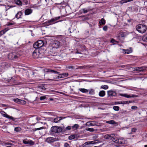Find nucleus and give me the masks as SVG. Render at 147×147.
<instances>
[{"label": "nucleus", "mask_w": 147, "mask_h": 147, "mask_svg": "<svg viewBox=\"0 0 147 147\" xmlns=\"http://www.w3.org/2000/svg\"><path fill=\"white\" fill-rule=\"evenodd\" d=\"M15 24V23L13 22H8L7 23V24H6V25L7 26H10L12 25H13Z\"/></svg>", "instance_id": "nucleus-37"}, {"label": "nucleus", "mask_w": 147, "mask_h": 147, "mask_svg": "<svg viewBox=\"0 0 147 147\" xmlns=\"http://www.w3.org/2000/svg\"><path fill=\"white\" fill-rule=\"evenodd\" d=\"M33 12V10L30 8H27L25 9L24 14L25 15L27 16L31 14Z\"/></svg>", "instance_id": "nucleus-16"}, {"label": "nucleus", "mask_w": 147, "mask_h": 147, "mask_svg": "<svg viewBox=\"0 0 147 147\" xmlns=\"http://www.w3.org/2000/svg\"><path fill=\"white\" fill-rule=\"evenodd\" d=\"M111 42L113 43L114 44H115V43L117 42L114 39L112 38L111 40Z\"/></svg>", "instance_id": "nucleus-42"}, {"label": "nucleus", "mask_w": 147, "mask_h": 147, "mask_svg": "<svg viewBox=\"0 0 147 147\" xmlns=\"http://www.w3.org/2000/svg\"><path fill=\"white\" fill-rule=\"evenodd\" d=\"M61 17V16L55 17L51 19L50 20H48L47 22V24L48 25H52L56 23L59 22H61L62 20L57 21Z\"/></svg>", "instance_id": "nucleus-2"}, {"label": "nucleus", "mask_w": 147, "mask_h": 147, "mask_svg": "<svg viewBox=\"0 0 147 147\" xmlns=\"http://www.w3.org/2000/svg\"><path fill=\"white\" fill-rule=\"evenodd\" d=\"M46 98V97L45 96H41L40 97V100H42Z\"/></svg>", "instance_id": "nucleus-47"}, {"label": "nucleus", "mask_w": 147, "mask_h": 147, "mask_svg": "<svg viewBox=\"0 0 147 147\" xmlns=\"http://www.w3.org/2000/svg\"><path fill=\"white\" fill-rule=\"evenodd\" d=\"M43 128H44V127H41L40 128H34V129L33 130L34 131H36L38 130H40V129H43Z\"/></svg>", "instance_id": "nucleus-41"}, {"label": "nucleus", "mask_w": 147, "mask_h": 147, "mask_svg": "<svg viewBox=\"0 0 147 147\" xmlns=\"http://www.w3.org/2000/svg\"><path fill=\"white\" fill-rule=\"evenodd\" d=\"M122 52L124 54H129L131 53L132 52V50L131 48H130L127 49H122Z\"/></svg>", "instance_id": "nucleus-15"}, {"label": "nucleus", "mask_w": 147, "mask_h": 147, "mask_svg": "<svg viewBox=\"0 0 147 147\" xmlns=\"http://www.w3.org/2000/svg\"><path fill=\"white\" fill-rule=\"evenodd\" d=\"M61 17V16L55 17L51 19L50 20H48L47 22V24L48 25H52L56 23L59 22H61L62 20L57 21Z\"/></svg>", "instance_id": "nucleus-5"}, {"label": "nucleus", "mask_w": 147, "mask_h": 147, "mask_svg": "<svg viewBox=\"0 0 147 147\" xmlns=\"http://www.w3.org/2000/svg\"><path fill=\"white\" fill-rule=\"evenodd\" d=\"M127 66V65H122L120 66V67L122 68L125 67Z\"/></svg>", "instance_id": "nucleus-60"}, {"label": "nucleus", "mask_w": 147, "mask_h": 147, "mask_svg": "<svg viewBox=\"0 0 147 147\" xmlns=\"http://www.w3.org/2000/svg\"><path fill=\"white\" fill-rule=\"evenodd\" d=\"M61 17V16L55 17L51 19L50 20H48L47 22V24L48 25H52L56 23L59 22H61L62 20L57 21Z\"/></svg>", "instance_id": "nucleus-3"}, {"label": "nucleus", "mask_w": 147, "mask_h": 147, "mask_svg": "<svg viewBox=\"0 0 147 147\" xmlns=\"http://www.w3.org/2000/svg\"><path fill=\"white\" fill-rule=\"evenodd\" d=\"M65 147H69V145L67 143H65L64 144Z\"/></svg>", "instance_id": "nucleus-56"}, {"label": "nucleus", "mask_w": 147, "mask_h": 147, "mask_svg": "<svg viewBox=\"0 0 147 147\" xmlns=\"http://www.w3.org/2000/svg\"><path fill=\"white\" fill-rule=\"evenodd\" d=\"M9 30L8 28H7L4 29V30H3V31L4 32V33H5L6 32L8 31Z\"/></svg>", "instance_id": "nucleus-51"}, {"label": "nucleus", "mask_w": 147, "mask_h": 147, "mask_svg": "<svg viewBox=\"0 0 147 147\" xmlns=\"http://www.w3.org/2000/svg\"><path fill=\"white\" fill-rule=\"evenodd\" d=\"M98 109H101V110H104L105 109L104 108H101L100 107H98Z\"/></svg>", "instance_id": "nucleus-62"}, {"label": "nucleus", "mask_w": 147, "mask_h": 147, "mask_svg": "<svg viewBox=\"0 0 147 147\" xmlns=\"http://www.w3.org/2000/svg\"><path fill=\"white\" fill-rule=\"evenodd\" d=\"M68 68L69 69H74L73 67L71 66H69L68 67Z\"/></svg>", "instance_id": "nucleus-58"}, {"label": "nucleus", "mask_w": 147, "mask_h": 147, "mask_svg": "<svg viewBox=\"0 0 147 147\" xmlns=\"http://www.w3.org/2000/svg\"><path fill=\"white\" fill-rule=\"evenodd\" d=\"M79 127V125L78 124H75L72 126V128L74 129H77Z\"/></svg>", "instance_id": "nucleus-32"}, {"label": "nucleus", "mask_w": 147, "mask_h": 147, "mask_svg": "<svg viewBox=\"0 0 147 147\" xmlns=\"http://www.w3.org/2000/svg\"><path fill=\"white\" fill-rule=\"evenodd\" d=\"M136 30L140 33L143 34L145 33L147 30L146 26L144 24H139L136 26Z\"/></svg>", "instance_id": "nucleus-1"}, {"label": "nucleus", "mask_w": 147, "mask_h": 147, "mask_svg": "<svg viewBox=\"0 0 147 147\" xmlns=\"http://www.w3.org/2000/svg\"><path fill=\"white\" fill-rule=\"evenodd\" d=\"M133 0H122L119 2V3L121 5H122L123 3L132 1Z\"/></svg>", "instance_id": "nucleus-28"}, {"label": "nucleus", "mask_w": 147, "mask_h": 147, "mask_svg": "<svg viewBox=\"0 0 147 147\" xmlns=\"http://www.w3.org/2000/svg\"><path fill=\"white\" fill-rule=\"evenodd\" d=\"M112 141L113 142L118 144L119 145H121L123 146L124 144V141L123 140H121L117 138H112Z\"/></svg>", "instance_id": "nucleus-10"}, {"label": "nucleus", "mask_w": 147, "mask_h": 147, "mask_svg": "<svg viewBox=\"0 0 147 147\" xmlns=\"http://www.w3.org/2000/svg\"><path fill=\"white\" fill-rule=\"evenodd\" d=\"M31 145H33L34 144V142L31 140H28V144Z\"/></svg>", "instance_id": "nucleus-48"}, {"label": "nucleus", "mask_w": 147, "mask_h": 147, "mask_svg": "<svg viewBox=\"0 0 147 147\" xmlns=\"http://www.w3.org/2000/svg\"><path fill=\"white\" fill-rule=\"evenodd\" d=\"M56 141V138L52 137L47 138L46 140V141L48 143L53 142Z\"/></svg>", "instance_id": "nucleus-14"}, {"label": "nucleus", "mask_w": 147, "mask_h": 147, "mask_svg": "<svg viewBox=\"0 0 147 147\" xmlns=\"http://www.w3.org/2000/svg\"><path fill=\"white\" fill-rule=\"evenodd\" d=\"M113 135L107 134L105 135L104 136V138L106 139H110L112 140L113 138V137L112 136Z\"/></svg>", "instance_id": "nucleus-22"}, {"label": "nucleus", "mask_w": 147, "mask_h": 147, "mask_svg": "<svg viewBox=\"0 0 147 147\" xmlns=\"http://www.w3.org/2000/svg\"><path fill=\"white\" fill-rule=\"evenodd\" d=\"M121 37H124V34H121Z\"/></svg>", "instance_id": "nucleus-63"}, {"label": "nucleus", "mask_w": 147, "mask_h": 147, "mask_svg": "<svg viewBox=\"0 0 147 147\" xmlns=\"http://www.w3.org/2000/svg\"><path fill=\"white\" fill-rule=\"evenodd\" d=\"M44 45L43 41L41 40H39L35 42L33 45L34 47L36 49L42 47Z\"/></svg>", "instance_id": "nucleus-6"}, {"label": "nucleus", "mask_w": 147, "mask_h": 147, "mask_svg": "<svg viewBox=\"0 0 147 147\" xmlns=\"http://www.w3.org/2000/svg\"><path fill=\"white\" fill-rule=\"evenodd\" d=\"M60 42L58 41H54L52 43V46L53 48L57 49L60 46Z\"/></svg>", "instance_id": "nucleus-13"}, {"label": "nucleus", "mask_w": 147, "mask_h": 147, "mask_svg": "<svg viewBox=\"0 0 147 147\" xmlns=\"http://www.w3.org/2000/svg\"><path fill=\"white\" fill-rule=\"evenodd\" d=\"M22 129L21 127H16L14 128V130L16 132H18L21 131Z\"/></svg>", "instance_id": "nucleus-31"}, {"label": "nucleus", "mask_w": 147, "mask_h": 147, "mask_svg": "<svg viewBox=\"0 0 147 147\" xmlns=\"http://www.w3.org/2000/svg\"><path fill=\"white\" fill-rule=\"evenodd\" d=\"M18 57V56L16 55L15 53H10L8 56V58L10 60H14Z\"/></svg>", "instance_id": "nucleus-12"}, {"label": "nucleus", "mask_w": 147, "mask_h": 147, "mask_svg": "<svg viewBox=\"0 0 147 147\" xmlns=\"http://www.w3.org/2000/svg\"><path fill=\"white\" fill-rule=\"evenodd\" d=\"M45 113L49 115L52 116H54L55 115V113L53 112H45Z\"/></svg>", "instance_id": "nucleus-35"}, {"label": "nucleus", "mask_w": 147, "mask_h": 147, "mask_svg": "<svg viewBox=\"0 0 147 147\" xmlns=\"http://www.w3.org/2000/svg\"><path fill=\"white\" fill-rule=\"evenodd\" d=\"M45 72L46 73H54L55 74H59V73L58 72H57L56 71L50 69H44Z\"/></svg>", "instance_id": "nucleus-17"}, {"label": "nucleus", "mask_w": 147, "mask_h": 147, "mask_svg": "<svg viewBox=\"0 0 147 147\" xmlns=\"http://www.w3.org/2000/svg\"><path fill=\"white\" fill-rule=\"evenodd\" d=\"M113 109L115 111H118L119 110V107L117 106H114L113 107Z\"/></svg>", "instance_id": "nucleus-40"}, {"label": "nucleus", "mask_w": 147, "mask_h": 147, "mask_svg": "<svg viewBox=\"0 0 147 147\" xmlns=\"http://www.w3.org/2000/svg\"><path fill=\"white\" fill-rule=\"evenodd\" d=\"M0 113H1V114L4 117L10 119L13 121H15V118L12 116H10L7 114V113L3 111H0Z\"/></svg>", "instance_id": "nucleus-9"}, {"label": "nucleus", "mask_w": 147, "mask_h": 147, "mask_svg": "<svg viewBox=\"0 0 147 147\" xmlns=\"http://www.w3.org/2000/svg\"><path fill=\"white\" fill-rule=\"evenodd\" d=\"M99 23L100 25L105 24V20L103 18L101 19Z\"/></svg>", "instance_id": "nucleus-29"}, {"label": "nucleus", "mask_w": 147, "mask_h": 147, "mask_svg": "<svg viewBox=\"0 0 147 147\" xmlns=\"http://www.w3.org/2000/svg\"><path fill=\"white\" fill-rule=\"evenodd\" d=\"M121 96H122L125 97H126L127 98H129L131 97H134V95H132V96H131L130 95L126 94H120Z\"/></svg>", "instance_id": "nucleus-25"}, {"label": "nucleus", "mask_w": 147, "mask_h": 147, "mask_svg": "<svg viewBox=\"0 0 147 147\" xmlns=\"http://www.w3.org/2000/svg\"><path fill=\"white\" fill-rule=\"evenodd\" d=\"M51 130L52 132L59 133L62 131V129L60 127L55 126L51 127Z\"/></svg>", "instance_id": "nucleus-8"}, {"label": "nucleus", "mask_w": 147, "mask_h": 147, "mask_svg": "<svg viewBox=\"0 0 147 147\" xmlns=\"http://www.w3.org/2000/svg\"><path fill=\"white\" fill-rule=\"evenodd\" d=\"M23 142L25 144H28V140L27 141L25 140H24L23 141Z\"/></svg>", "instance_id": "nucleus-50"}, {"label": "nucleus", "mask_w": 147, "mask_h": 147, "mask_svg": "<svg viewBox=\"0 0 147 147\" xmlns=\"http://www.w3.org/2000/svg\"><path fill=\"white\" fill-rule=\"evenodd\" d=\"M32 56L35 58H41L42 54H40L38 50L36 49L33 52Z\"/></svg>", "instance_id": "nucleus-7"}, {"label": "nucleus", "mask_w": 147, "mask_h": 147, "mask_svg": "<svg viewBox=\"0 0 147 147\" xmlns=\"http://www.w3.org/2000/svg\"><path fill=\"white\" fill-rule=\"evenodd\" d=\"M105 94V91H100L99 93V95L100 96L103 97Z\"/></svg>", "instance_id": "nucleus-26"}, {"label": "nucleus", "mask_w": 147, "mask_h": 147, "mask_svg": "<svg viewBox=\"0 0 147 147\" xmlns=\"http://www.w3.org/2000/svg\"><path fill=\"white\" fill-rule=\"evenodd\" d=\"M138 108V107L136 106H132L131 107V109H132L134 110L137 109Z\"/></svg>", "instance_id": "nucleus-53"}, {"label": "nucleus", "mask_w": 147, "mask_h": 147, "mask_svg": "<svg viewBox=\"0 0 147 147\" xmlns=\"http://www.w3.org/2000/svg\"><path fill=\"white\" fill-rule=\"evenodd\" d=\"M61 17V16L55 17L51 19L50 20H48L47 22V24L48 25H52L56 23L59 22H61L62 20L57 21Z\"/></svg>", "instance_id": "nucleus-4"}, {"label": "nucleus", "mask_w": 147, "mask_h": 147, "mask_svg": "<svg viewBox=\"0 0 147 147\" xmlns=\"http://www.w3.org/2000/svg\"><path fill=\"white\" fill-rule=\"evenodd\" d=\"M108 86L107 85H102L100 86V88L104 89H107L108 88Z\"/></svg>", "instance_id": "nucleus-33"}, {"label": "nucleus", "mask_w": 147, "mask_h": 147, "mask_svg": "<svg viewBox=\"0 0 147 147\" xmlns=\"http://www.w3.org/2000/svg\"><path fill=\"white\" fill-rule=\"evenodd\" d=\"M13 100L16 102H17L18 103H19L20 102H22L23 103V104H25L26 103V102L24 100H22L18 98H16V99H13Z\"/></svg>", "instance_id": "nucleus-21"}, {"label": "nucleus", "mask_w": 147, "mask_h": 147, "mask_svg": "<svg viewBox=\"0 0 147 147\" xmlns=\"http://www.w3.org/2000/svg\"><path fill=\"white\" fill-rule=\"evenodd\" d=\"M15 3L18 6H22V2L20 0H15Z\"/></svg>", "instance_id": "nucleus-24"}, {"label": "nucleus", "mask_w": 147, "mask_h": 147, "mask_svg": "<svg viewBox=\"0 0 147 147\" xmlns=\"http://www.w3.org/2000/svg\"><path fill=\"white\" fill-rule=\"evenodd\" d=\"M86 129L88 131L90 132H93L94 131V129L93 128H90L89 127H88L87 128H86Z\"/></svg>", "instance_id": "nucleus-39"}, {"label": "nucleus", "mask_w": 147, "mask_h": 147, "mask_svg": "<svg viewBox=\"0 0 147 147\" xmlns=\"http://www.w3.org/2000/svg\"><path fill=\"white\" fill-rule=\"evenodd\" d=\"M42 117H36L35 118V119L37 121H39L42 120Z\"/></svg>", "instance_id": "nucleus-46"}, {"label": "nucleus", "mask_w": 147, "mask_h": 147, "mask_svg": "<svg viewBox=\"0 0 147 147\" xmlns=\"http://www.w3.org/2000/svg\"><path fill=\"white\" fill-rule=\"evenodd\" d=\"M75 137H76L75 135H71L69 136L68 139L69 140H71L74 139Z\"/></svg>", "instance_id": "nucleus-36"}, {"label": "nucleus", "mask_w": 147, "mask_h": 147, "mask_svg": "<svg viewBox=\"0 0 147 147\" xmlns=\"http://www.w3.org/2000/svg\"><path fill=\"white\" fill-rule=\"evenodd\" d=\"M98 143V141L97 140H94L91 141L90 142H88L85 143V144H96Z\"/></svg>", "instance_id": "nucleus-27"}, {"label": "nucleus", "mask_w": 147, "mask_h": 147, "mask_svg": "<svg viewBox=\"0 0 147 147\" xmlns=\"http://www.w3.org/2000/svg\"><path fill=\"white\" fill-rule=\"evenodd\" d=\"M62 78V75H61V74H59L58 76L57 77V78H58V79L59 78Z\"/></svg>", "instance_id": "nucleus-57"}, {"label": "nucleus", "mask_w": 147, "mask_h": 147, "mask_svg": "<svg viewBox=\"0 0 147 147\" xmlns=\"http://www.w3.org/2000/svg\"><path fill=\"white\" fill-rule=\"evenodd\" d=\"M39 88L40 89L42 90V91L45 90L46 89V88L43 86H41Z\"/></svg>", "instance_id": "nucleus-45"}, {"label": "nucleus", "mask_w": 147, "mask_h": 147, "mask_svg": "<svg viewBox=\"0 0 147 147\" xmlns=\"http://www.w3.org/2000/svg\"><path fill=\"white\" fill-rule=\"evenodd\" d=\"M106 123L109 124L115 125H118V123L116 122L113 120H110L107 121Z\"/></svg>", "instance_id": "nucleus-20"}, {"label": "nucleus", "mask_w": 147, "mask_h": 147, "mask_svg": "<svg viewBox=\"0 0 147 147\" xmlns=\"http://www.w3.org/2000/svg\"><path fill=\"white\" fill-rule=\"evenodd\" d=\"M134 69L137 71H142L145 70L146 68L145 67L143 66L140 67H135Z\"/></svg>", "instance_id": "nucleus-18"}, {"label": "nucleus", "mask_w": 147, "mask_h": 147, "mask_svg": "<svg viewBox=\"0 0 147 147\" xmlns=\"http://www.w3.org/2000/svg\"><path fill=\"white\" fill-rule=\"evenodd\" d=\"M108 96L109 97H113L116 95V92L113 90H109L107 92Z\"/></svg>", "instance_id": "nucleus-11"}, {"label": "nucleus", "mask_w": 147, "mask_h": 147, "mask_svg": "<svg viewBox=\"0 0 147 147\" xmlns=\"http://www.w3.org/2000/svg\"><path fill=\"white\" fill-rule=\"evenodd\" d=\"M79 90L82 93H86L88 91V90L85 88H80L79 89Z\"/></svg>", "instance_id": "nucleus-30"}, {"label": "nucleus", "mask_w": 147, "mask_h": 147, "mask_svg": "<svg viewBox=\"0 0 147 147\" xmlns=\"http://www.w3.org/2000/svg\"><path fill=\"white\" fill-rule=\"evenodd\" d=\"M4 32L3 31V30L0 31V36H1L3 34H5Z\"/></svg>", "instance_id": "nucleus-54"}, {"label": "nucleus", "mask_w": 147, "mask_h": 147, "mask_svg": "<svg viewBox=\"0 0 147 147\" xmlns=\"http://www.w3.org/2000/svg\"><path fill=\"white\" fill-rule=\"evenodd\" d=\"M142 39L144 41L147 42V34L144 35L143 36Z\"/></svg>", "instance_id": "nucleus-34"}, {"label": "nucleus", "mask_w": 147, "mask_h": 147, "mask_svg": "<svg viewBox=\"0 0 147 147\" xmlns=\"http://www.w3.org/2000/svg\"><path fill=\"white\" fill-rule=\"evenodd\" d=\"M83 12L84 13H86L88 12V11L86 9H84Z\"/></svg>", "instance_id": "nucleus-59"}, {"label": "nucleus", "mask_w": 147, "mask_h": 147, "mask_svg": "<svg viewBox=\"0 0 147 147\" xmlns=\"http://www.w3.org/2000/svg\"><path fill=\"white\" fill-rule=\"evenodd\" d=\"M108 27L107 26H104L103 28V30L105 31H106L107 30Z\"/></svg>", "instance_id": "nucleus-49"}, {"label": "nucleus", "mask_w": 147, "mask_h": 147, "mask_svg": "<svg viewBox=\"0 0 147 147\" xmlns=\"http://www.w3.org/2000/svg\"><path fill=\"white\" fill-rule=\"evenodd\" d=\"M71 127L70 126H68L67 127H66L65 129L66 131H68L69 130H70L71 129Z\"/></svg>", "instance_id": "nucleus-44"}, {"label": "nucleus", "mask_w": 147, "mask_h": 147, "mask_svg": "<svg viewBox=\"0 0 147 147\" xmlns=\"http://www.w3.org/2000/svg\"><path fill=\"white\" fill-rule=\"evenodd\" d=\"M22 14L23 12L21 11H19L16 15L15 17L17 19H19L21 18Z\"/></svg>", "instance_id": "nucleus-19"}, {"label": "nucleus", "mask_w": 147, "mask_h": 147, "mask_svg": "<svg viewBox=\"0 0 147 147\" xmlns=\"http://www.w3.org/2000/svg\"><path fill=\"white\" fill-rule=\"evenodd\" d=\"M62 119V117H58L54 119V121L56 123H57L59 122L61 119Z\"/></svg>", "instance_id": "nucleus-23"}, {"label": "nucleus", "mask_w": 147, "mask_h": 147, "mask_svg": "<svg viewBox=\"0 0 147 147\" xmlns=\"http://www.w3.org/2000/svg\"><path fill=\"white\" fill-rule=\"evenodd\" d=\"M14 81V79L13 78H11V79L9 80H8V82H13Z\"/></svg>", "instance_id": "nucleus-55"}, {"label": "nucleus", "mask_w": 147, "mask_h": 147, "mask_svg": "<svg viewBox=\"0 0 147 147\" xmlns=\"http://www.w3.org/2000/svg\"><path fill=\"white\" fill-rule=\"evenodd\" d=\"M24 1L25 2V3L26 4H27L28 2L27 0H24Z\"/></svg>", "instance_id": "nucleus-61"}, {"label": "nucleus", "mask_w": 147, "mask_h": 147, "mask_svg": "<svg viewBox=\"0 0 147 147\" xmlns=\"http://www.w3.org/2000/svg\"><path fill=\"white\" fill-rule=\"evenodd\" d=\"M71 28H69V32L70 33H71L73 32H74V30H76V28H74V29H73V31H72V30L71 31Z\"/></svg>", "instance_id": "nucleus-52"}, {"label": "nucleus", "mask_w": 147, "mask_h": 147, "mask_svg": "<svg viewBox=\"0 0 147 147\" xmlns=\"http://www.w3.org/2000/svg\"><path fill=\"white\" fill-rule=\"evenodd\" d=\"M136 130H137V129H136L134 128H133L131 129V130L132 133H129V134H132L133 133H135L136 131Z\"/></svg>", "instance_id": "nucleus-43"}, {"label": "nucleus", "mask_w": 147, "mask_h": 147, "mask_svg": "<svg viewBox=\"0 0 147 147\" xmlns=\"http://www.w3.org/2000/svg\"><path fill=\"white\" fill-rule=\"evenodd\" d=\"M62 78L67 77L68 76V74L67 73H64L61 74Z\"/></svg>", "instance_id": "nucleus-38"}, {"label": "nucleus", "mask_w": 147, "mask_h": 147, "mask_svg": "<svg viewBox=\"0 0 147 147\" xmlns=\"http://www.w3.org/2000/svg\"><path fill=\"white\" fill-rule=\"evenodd\" d=\"M144 147H147V145H146L144 146Z\"/></svg>", "instance_id": "nucleus-64"}]
</instances>
